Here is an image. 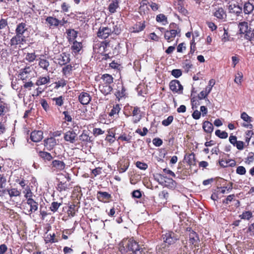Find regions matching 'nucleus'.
<instances>
[{
    "mask_svg": "<svg viewBox=\"0 0 254 254\" xmlns=\"http://www.w3.org/2000/svg\"><path fill=\"white\" fill-rule=\"evenodd\" d=\"M15 35L10 39V44L12 46L23 45L26 43L29 35L28 26L25 22L18 23L15 28Z\"/></svg>",
    "mask_w": 254,
    "mask_h": 254,
    "instance_id": "obj_1",
    "label": "nucleus"
},
{
    "mask_svg": "<svg viewBox=\"0 0 254 254\" xmlns=\"http://www.w3.org/2000/svg\"><path fill=\"white\" fill-rule=\"evenodd\" d=\"M119 251L122 254L130 253L133 254H143V248L132 238L124 239L120 244Z\"/></svg>",
    "mask_w": 254,
    "mask_h": 254,
    "instance_id": "obj_2",
    "label": "nucleus"
},
{
    "mask_svg": "<svg viewBox=\"0 0 254 254\" xmlns=\"http://www.w3.org/2000/svg\"><path fill=\"white\" fill-rule=\"evenodd\" d=\"M177 36H181V29L177 24L172 23L169 25V30L165 31L164 38L168 42H171Z\"/></svg>",
    "mask_w": 254,
    "mask_h": 254,
    "instance_id": "obj_3",
    "label": "nucleus"
},
{
    "mask_svg": "<svg viewBox=\"0 0 254 254\" xmlns=\"http://www.w3.org/2000/svg\"><path fill=\"white\" fill-rule=\"evenodd\" d=\"M112 33H114L116 34H119L120 33V31L118 29L117 30L115 29H112L111 27L101 26L98 31L97 35L99 38L106 39Z\"/></svg>",
    "mask_w": 254,
    "mask_h": 254,
    "instance_id": "obj_4",
    "label": "nucleus"
},
{
    "mask_svg": "<svg viewBox=\"0 0 254 254\" xmlns=\"http://www.w3.org/2000/svg\"><path fill=\"white\" fill-rule=\"evenodd\" d=\"M34 76L32 68L26 66L19 70L18 77L23 81L30 80Z\"/></svg>",
    "mask_w": 254,
    "mask_h": 254,
    "instance_id": "obj_5",
    "label": "nucleus"
},
{
    "mask_svg": "<svg viewBox=\"0 0 254 254\" xmlns=\"http://www.w3.org/2000/svg\"><path fill=\"white\" fill-rule=\"evenodd\" d=\"M213 15L219 20H225L226 18V13L223 8L219 4L213 5Z\"/></svg>",
    "mask_w": 254,
    "mask_h": 254,
    "instance_id": "obj_6",
    "label": "nucleus"
},
{
    "mask_svg": "<svg viewBox=\"0 0 254 254\" xmlns=\"http://www.w3.org/2000/svg\"><path fill=\"white\" fill-rule=\"evenodd\" d=\"M164 242L169 246L175 244L179 240L178 236L173 232L170 231L163 235Z\"/></svg>",
    "mask_w": 254,
    "mask_h": 254,
    "instance_id": "obj_7",
    "label": "nucleus"
},
{
    "mask_svg": "<svg viewBox=\"0 0 254 254\" xmlns=\"http://www.w3.org/2000/svg\"><path fill=\"white\" fill-rule=\"evenodd\" d=\"M55 62L60 65H64L70 62L69 55L63 53L55 57Z\"/></svg>",
    "mask_w": 254,
    "mask_h": 254,
    "instance_id": "obj_8",
    "label": "nucleus"
},
{
    "mask_svg": "<svg viewBox=\"0 0 254 254\" xmlns=\"http://www.w3.org/2000/svg\"><path fill=\"white\" fill-rule=\"evenodd\" d=\"M170 89L175 93L181 94L183 93V87L178 80H172L169 84Z\"/></svg>",
    "mask_w": 254,
    "mask_h": 254,
    "instance_id": "obj_9",
    "label": "nucleus"
},
{
    "mask_svg": "<svg viewBox=\"0 0 254 254\" xmlns=\"http://www.w3.org/2000/svg\"><path fill=\"white\" fill-rule=\"evenodd\" d=\"M129 166V161L127 159L122 157L118 161L117 163V168L120 173H124L126 171Z\"/></svg>",
    "mask_w": 254,
    "mask_h": 254,
    "instance_id": "obj_10",
    "label": "nucleus"
},
{
    "mask_svg": "<svg viewBox=\"0 0 254 254\" xmlns=\"http://www.w3.org/2000/svg\"><path fill=\"white\" fill-rule=\"evenodd\" d=\"M189 232V243L190 244L193 245L194 247H198L199 242V239L198 235L195 232L192 230L191 228L188 229Z\"/></svg>",
    "mask_w": 254,
    "mask_h": 254,
    "instance_id": "obj_11",
    "label": "nucleus"
},
{
    "mask_svg": "<svg viewBox=\"0 0 254 254\" xmlns=\"http://www.w3.org/2000/svg\"><path fill=\"white\" fill-rule=\"evenodd\" d=\"M91 100V97L89 93L86 92H82L78 96L79 102L83 105H88Z\"/></svg>",
    "mask_w": 254,
    "mask_h": 254,
    "instance_id": "obj_12",
    "label": "nucleus"
},
{
    "mask_svg": "<svg viewBox=\"0 0 254 254\" xmlns=\"http://www.w3.org/2000/svg\"><path fill=\"white\" fill-rule=\"evenodd\" d=\"M65 164L62 161L54 160L52 161L51 168L55 171H61L64 169Z\"/></svg>",
    "mask_w": 254,
    "mask_h": 254,
    "instance_id": "obj_13",
    "label": "nucleus"
},
{
    "mask_svg": "<svg viewBox=\"0 0 254 254\" xmlns=\"http://www.w3.org/2000/svg\"><path fill=\"white\" fill-rule=\"evenodd\" d=\"M57 143L56 139L53 137H51L44 140V146L48 150H52Z\"/></svg>",
    "mask_w": 254,
    "mask_h": 254,
    "instance_id": "obj_14",
    "label": "nucleus"
},
{
    "mask_svg": "<svg viewBox=\"0 0 254 254\" xmlns=\"http://www.w3.org/2000/svg\"><path fill=\"white\" fill-rule=\"evenodd\" d=\"M77 134L73 130H69L64 134V139L65 141L73 143L75 141Z\"/></svg>",
    "mask_w": 254,
    "mask_h": 254,
    "instance_id": "obj_15",
    "label": "nucleus"
},
{
    "mask_svg": "<svg viewBox=\"0 0 254 254\" xmlns=\"http://www.w3.org/2000/svg\"><path fill=\"white\" fill-rule=\"evenodd\" d=\"M30 138L33 142H39L43 138V132L41 130L33 131L31 133Z\"/></svg>",
    "mask_w": 254,
    "mask_h": 254,
    "instance_id": "obj_16",
    "label": "nucleus"
},
{
    "mask_svg": "<svg viewBox=\"0 0 254 254\" xmlns=\"http://www.w3.org/2000/svg\"><path fill=\"white\" fill-rule=\"evenodd\" d=\"M10 111L9 105L5 102L0 103V117H3Z\"/></svg>",
    "mask_w": 254,
    "mask_h": 254,
    "instance_id": "obj_17",
    "label": "nucleus"
},
{
    "mask_svg": "<svg viewBox=\"0 0 254 254\" xmlns=\"http://www.w3.org/2000/svg\"><path fill=\"white\" fill-rule=\"evenodd\" d=\"M132 116L134 117L133 123H138L141 119L142 116L141 111L138 107H134L132 113Z\"/></svg>",
    "mask_w": 254,
    "mask_h": 254,
    "instance_id": "obj_18",
    "label": "nucleus"
},
{
    "mask_svg": "<svg viewBox=\"0 0 254 254\" xmlns=\"http://www.w3.org/2000/svg\"><path fill=\"white\" fill-rule=\"evenodd\" d=\"M97 197L99 201L104 202L109 199L111 196V194L107 192L100 191L97 192Z\"/></svg>",
    "mask_w": 254,
    "mask_h": 254,
    "instance_id": "obj_19",
    "label": "nucleus"
},
{
    "mask_svg": "<svg viewBox=\"0 0 254 254\" xmlns=\"http://www.w3.org/2000/svg\"><path fill=\"white\" fill-rule=\"evenodd\" d=\"M100 91L104 95H107L112 91L113 88L111 85L102 84L99 86Z\"/></svg>",
    "mask_w": 254,
    "mask_h": 254,
    "instance_id": "obj_20",
    "label": "nucleus"
},
{
    "mask_svg": "<svg viewBox=\"0 0 254 254\" xmlns=\"http://www.w3.org/2000/svg\"><path fill=\"white\" fill-rule=\"evenodd\" d=\"M27 204L30 206V208L29 212L31 213L37 210L38 207V204L33 198L29 199L27 200Z\"/></svg>",
    "mask_w": 254,
    "mask_h": 254,
    "instance_id": "obj_21",
    "label": "nucleus"
},
{
    "mask_svg": "<svg viewBox=\"0 0 254 254\" xmlns=\"http://www.w3.org/2000/svg\"><path fill=\"white\" fill-rule=\"evenodd\" d=\"M39 156L42 158L45 162H49L52 160L53 157L51 153L46 152L40 151L39 152Z\"/></svg>",
    "mask_w": 254,
    "mask_h": 254,
    "instance_id": "obj_22",
    "label": "nucleus"
},
{
    "mask_svg": "<svg viewBox=\"0 0 254 254\" xmlns=\"http://www.w3.org/2000/svg\"><path fill=\"white\" fill-rule=\"evenodd\" d=\"M169 246L164 243L157 248V252L159 254H169Z\"/></svg>",
    "mask_w": 254,
    "mask_h": 254,
    "instance_id": "obj_23",
    "label": "nucleus"
},
{
    "mask_svg": "<svg viewBox=\"0 0 254 254\" xmlns=\"http://www.w3.org/2000/svg\"><path fill=\"white\" fill-rule=\"evenodd\" d=\"M79 140L84 145H87L88 143L91 142V137L84 132L79 136Z\"/></svg>",
    "mask_w": 254,
    "mask_h": 254,
    "instance_id": "obj_24",
    "label": "nucleus"
},
{
    "mask_svg": "<svg viewBox=\"0 0 254 254\" xmlns=\"http://www.w3.org/2000/svg\"><path fill=\"white\" fill-rule=\"evenodd\" d=\"M228 9L230 12L236 13L237 15H239L242 12V8L235 4H230Z\"/></svg>",
    "mask_w": 254,
    "mask_h": 254,
    "instance_id": "obj_25",
    "label": "nucleus"
},
{
    "mask_svg": "<svg viewBox=\"0 0 254 254\" xmlns=\"http://www.w3.org/2000/svg\"><path fill=\"white\" fill-rule=\"evenodd\" d=\"M38 65L41 68H42L44 70L46 71H48L49 67L50 66V63L46 59H39Z\"/></svg>",
    "mask_w": 254,
    "mask_h": 254,
    "instance_id": "obj_26",
    "label": "nucleus"
},
{
    "mask_svg": "<svg viewBox=\"0 0 254 254\" xmlns=\"http://www.w3.org/2000/svg\"><path fill=\"white\" fill-rule=\"evenodd\" d=\"M202 128L207 133H211L213 130V126L209 121H204L203 123Z\"/></svg>",
    "mask_w": 254,
    "mask_h": 254,
    "instance_id": "obj_27",
    "label": "nucleus"
},
{
    "mask_svg": "<svg viewBox=\"0 0 254 254\" xmlns=\"http://www.w3.org/2000/svg\"><path fill=\"white\" fill-rule=\"evenodd\" d=\"M46 21L50 26L57 27L59 26V20L52 16H48L46 19Z\"/></svg>",
    "mask_w": 254,
    "mask_h": 254,
    "instance_id": "obj_28",
    "label": "nucleus"
},
{
    "mask_svg": "<svg viewBox=\"0 0 254 254\" xmlns=\"http://www.w3.org/2000/svg\"><path fill=\"white\" fill-rule=\"evenodd\" d=\"M233 189V183L230 182L227 186L226 187H221L217 188L218 190L217 192L219 193L224 194L226 193V190H227L228 192H230Z\"/></svg>",
    "mask_w": 254,
    "mask_h": 254,
    "instance_id": "obj_29",
    "label": "nucleus"
},
{
    "mask_svg": "<svg viewBox=\"0 0 254 254\" xmlns=\"http://www.w3.org/2000/svg\"><path fill=\"white\" fill-rule=\"evenodd\" d=\"M50 77L49 76H45V77H40L37 79L36 85L37 86L42 85L46 84L49 82H50Z\"/></svg>",
    "mask_w": 254,
    "mask_h": 254,
    "instance_id": "obj_30",
    "label": "nucleus"
},
{
    "mask_svg": "<svg viewBox=\"0 0 254 254\" xmlns=\"http://www.w3.org/2000/svg\"><path fill=\"white\" fill-rule=\"evenodd\" d=\"M254 9V5L250 2H246L244 5V11L245 14L251 13Z\"/></svg>",
    "mask_w": 254,
    "mask_h": 254,
    "instance_id": "obj_31",
    "label": "nucleus"
},
{
    "mask_svg": "<svg viewBox=\"0 0 254 254\" xmlns=\"http://www.w3.org/2000/svg\"><path fill=\"white\" fill-rule=\"evenodd\" d=\"M119 7V3L117 0H113L108 6V9L110 13H114L116 11V9Z\"/></svg>",
    "mask_w": 254,
    "mask_h": 254,
    "instance_id": "obj_32",
    "label": "nucleus"
},
{
    "mask_svg": "<svg viewBox=\"0 0 254 254\" xmlns=\"http://www.w3.org/2000/svg\"><path fill=\"white\" fill-rule=\"evenodd\" d=\"M54 102V104L57 107H61L63 105L64 100V98L62 96H60L58 97H54L52 99Z\"/></svg>",
    "mask_w": 254,
    "mask_h": 254,
    "instance_id": "obj_33",
    "label": "nucleus"
},
{
    "mask_svg": "<svg viewBox=\"0 0 254 254\" xmlns=\"http://www.w3.org/2000/svg\"><path fill=\"white\" fill-rule=\"evenodd\" d=\"M7 191L10 197L19 196L21 194V191L16 188L8 189Z\"/></svg>",
    "mask_w": 254,
    "mask_h": 254,
    "instance_id": "obj_34",
    "label": "nucleus"
},
{
    "mask_svg": "<svg viewBox=\"0 0 254 254\" xmlns=\"http://www.w3.org/2000/svg\"><path fill=\"white\" fill-rule=\"evenodd\" d=\"M239 31L242 34H245L250 29H249L248 23L242 22L239 24Z\"/></svg>",
    "mask_w": 254,
    "mask_h": 254,
    "instance_id": "obj_35",
    "label": "nucleus"
},
{
    "mask_svg": "<svg viewBox=\"0 0 254 254\" xmlns=\"http://www.w3.org/2000/svg\"><path fill=\"white\" fill-rule=\"evenodd\" d=\"M55 234L53 233L52 234L47 235V236L45 238V242L46 244L48 243H55L58 242V240L57 239H55Z\"/></svg>",
    "mask_w": 254,
    "mask_h": 254,
    "instance_id": "obj_36",
    "label": "nucleus"
},
{
    "mask_svg": "<svg viewBox=\"0 0 254 254\" xmlns=\"http://www.w3.org/2000/svg\"><path fill=\"white\" fill-rule=\"evenodd\" d=\"M23 193L24 194V197L27 200H29V199H32L33 194L29 186H27L26 187L23 191Z\"/></svg>",
    "mask_w": 254,
    "mask_h": 254,
    "instance_id": "obj_37",
    "label": "nucleus"
},
{
    "mask_svg": "<svg viewBox=\"0 0 254 254\" xmlns=\"http://www.w3.org/2000/svg\"><path fill=\"white\" fill-rule=\"evenodd\" d=\"M145 28V24L144 22H137L135 24L133 27V32H139L142 31Z\"/></svg>",
    "mask_w": 254,
    "mask_h": 254,
    "instance_id": "obj_38",
    "label": "nucleus"
},
{
    "mask_svg": "<svg viewBox=\"0 0 254 254\" xmlns=\"http://www.w3.org/2000/svg\"><path fill=\"white\" fill-rule=\"evenodd\" d=\"M104 82V84H108L110 85L113 82V77L112 75L109 74H104L102 76L101 78Z\"/></svg>",
    "mask_w": 254,
    "mask_h": 254,
    "instance_id": "obj_39",
    "label": "nucleus"
},
{
    "mask_svg": "<svg viewBox=\"0 0 254 254\" xmlns=\"http://www.w3.org/2000/svg\"><path fill=\"white\" fill-rule=\"evenodd\" d=\"M82 48V44L81 42H78L75 41L73 42V45L71 47L72 51L74 53L79 52Z\"/></svg>",
    "mask_w": 254,
    "mask_h": 254,
    "instance_id": "obj_40",
    "label": "nucleus"
},
{
    "mask_svg": "<svg viewBox=\"0 0 254 254\" xmlns=\"http://www.w3.org/2000/svg\"><path fill=\"white\" fill-rule=\"evenodd\" d=\"M72 70V66L71 64H68L64 66L62 69V72L63 74L65 76H69Z\"/></svg>",
    "mask_w": 254,
    "mask_h": 254,
    "instance_id": "obj_41",
    "label": "nucleus"
},
{
    "mask_svg": "<svg viewBox=\"0 0 254 254\" xmlns=\"http://www.w3.org/2000/svg\"><path fill=\"white\" fill-rule=\"evenodd\" d=\"M156 21L158 22H162L163 25L168 24L167 17L163 14H159L157 15L156 18Z\"/></svg>",
    "mask_w": 254,
    "mask_h": 254,
    "instance_id": "obj_42",
    "label": "nucleus"
},
{
    "mask_svg": "<svg viewBox=\"0 0 254 254\" xmlns=\"http://www.w3.org/2000/svg\"><path fill=\"white\" fill-rule=\"evenodd\" d=\"M245 38L250 41L254 40V29L251 30V28L245 34Z\"/></svg>",
    "mask_w": 254,
    "mask_h": 254,
    "instance_id": "obj_43",
    "label": "nucleus"
},
{
    "mask_svg": "<svg viewBox=\"0 0 254 254\" xmlns=\"http://www.w3.org/2000/svg\"><path fill=\"white\" fill-rule=\"evenodd\" d=\"M77 32L74 29H68L67 31L69 40H74L77 37Z\"/></svg>",
    "mask_w": 254,
    "mask_h": 254,
    "instance_id": "obj_44",
    "label": "nucleus"
},
{
    "mask_svg": "<svg viewBox=\"0 0 254 254\" xmlns=\"http://www.w3.org/2000/svg\"><path fill=\"white\" fill-rule=\"evenodd\" d=\"M69 184H67L66 182L63 183L60 182L58 185L57 189L60 191L65 190L69 188Z\"/></svg>",
    "mask_w": 254,
    "mask_h": 254,
    "instance_id": "obj_45",
    "label": "nucleus"
},
{
    "mask_svg": "<svg viewBox=\"0 0 254 254\" xmlns=\"http://www.w3.org/2000/svg\"><path fill=\"white\" fill-rule=\"evenodd\" d=\"M121 110L120 105L119 104H116L113 106V109L111 110L109 113V116L112 117L114 116L115 115L118 114L120 111Z\"/></svg>",
    "mask_w": 254,
    "mask_h": 254,
    "instance_id": "obj_46",
    "label": "nucleus"
},
{
    "mask_svg": "<svg viewBox=\"0 0 254 254\" xmlns=\"http://www.w3.org/2000/svg\"><path fill=\"white\" fill-rule=\"evenodd\" d=\"M253 216L252 213L251 211H247L244 212L241 215H240V217L242 219L249 220Z\"/></svg>",
    "mask_w": 254,
    "mask_h": 254,
    "instance_id": "obj_47",
    "label": "nucleus"
},
{
    "mask_svg": "<svg viewBox=\"0 0 254 254\" xmlns=\"http://www.w3.org/2000/svg\"><path fill=\"white\" fill-rule=\"evenodd\" d=\"M215 135L220 138H226L228 137V133L225 131H221L217 129L215 131Z\"/></svg>",
    "mask_w": 254,
    "mask_h": 254,
    "instance_id": "obj_48",
    "label": "nucleus"
},
{
    "mask_svg": "<svg viewBox=\"0 0 254 254\" xmlns=\"http://www.w3.org/2000/svg\"><path fill=\"white\" fill-rule=\"evenodd\" d=\"M61 205V203H58V202H53L51 203V205L50 208V210L53 212H55L58 210Z\"/></svg>",
    "mask_w": 254,
    "mask_h": 254,
    "instance_id": "obj_49",
    "label": "nucleus"
},
{
    "mask_svg": "<svg viewBox=\"0 0 254 254\" xmlns=\"http://www.w3.org/2000/svg\"><path fill=\"white\" fill-rule=\"evenodd\" d=\"M36 57L37 56L35 53H27L25 59L29 62L31 63L35 60Z\"/></svg>",
    "mask_w": 254,
    "mask_h": 254,
    "instance_id": "obj_50",
    "label": "nucleus"
},
{
    "mask_svg": "<svg viewBox=\"0 0 254 254\" xmlns=\"http://www.w3.org/2000/svg\"><path fill=\"white\" fill-rule=\"evenodd\" d=\"M173 119L174 118L172 116H170L166 119L164 120L162 122V124L164 126H168L172 123Z\"/></svg>",
    "mask_w": 254,
    "mask_h": 254,
    "instance_id": "obj_51",
    "label": "nucleus"
},
{
    "mask_svg": "<svg viewBox=\"0 0 254 254\" xmlns=\"http://www.w3.org/2000/svg\"><path fill=\"white\" fill-rule=\"evenodd\" d=\"M136 166L140 170H145L148 167L147 164L140 161L136 162Z\"/></svg>",
    "mask_w": 254,
    "mask_h": 254,
    "instance_id": "obj_52",
    "label": "nucleus"
},
{
    "mask_svg": "<svg viewBox=\"0 0 254 254\" xmlns=\"http://www.w3.org/2000/svg\"><path fill=\"white\" fill-rule=\"evenodd\" d=\"M184 2H183L182 4H181L180 3L178 2V9L179 11L180 12L182 13V14L186 15L188 13L187 10L184 7Z\"/></svg>",
    "mask_w": 254,
    "mask_h": 254,
    "instance_id": "obj_53",
    "label": "nucleus"
},
{
    "mask_svg": "<svg viewBox=\"0 0 254 254\" xmlns=\"http://www.w3.org/2000/svg\"><path fill=\"white\" fill-rule=\"evenodd\" d=\"M172 75L176 78H178L182 74V72L181 69H175L172 70Z\"/></svg>",
    "mask_w": 254,
    "mask_h": 254,
    "instance_id": "obj_54",
    "label": "nucleus"
},
{
    "mask_svg": "<svg viewBox=\"0 0 254 254\" xmlns=\"http://www.w3.org/2000/svg\"><path fill=\"white\" fill-rule=\"evenodd\" d=\"M241 118L245 121L250 123L251 121V118L245 112H243L241 114Z\"/></svg>",
    "mask_w": 254,
    "mask_h": 254,
    "instance_id": "obj_55",
    "label": "nucleus"
},
{
    "mask_svg": "<svg viewBox=\"0 0 254 254\" xmlns=\"http://www.w3.org/2000/svg\"><path fill=\"white\" fill-rule=\"evenodd\" d=\"M153 144L156 147L160 146L162 143V140L159 138H155L152 140Z\"/></svg>",
    "mask_w": 254,
    "mask_h": 254,
    "instance_id": "obj_56",
    "label": "nucleus"
},
{
    "mask_svg": "<svg viewBox=\"0 0 254 254\" xmlns=\"http://www.w3.org/2000/svg\"><path fill=\"white\" fill-rule=\"evenodd\" d=\"M246 169L243 166H239L236 170V173L239 175H243L246 174Z\"/></svg>",
    "mask_w": 254,
    "mask_h": 254,
    "instance_id": "obj_57",
    "label": "nucleus"
},
{
    "mask_svg": "<svg viewBox=\"0 0 254 254\" xmlns=\"http://www.w3.org/2000/svg\"><path fill=\"white\" fill-rule=\"evenodd\" d=\"M242 77L243 74L241 72L237 73L235 78V82L238 84H241Z\"/></svg>",
    "mask_w": 254,
    "mask_h": 254,
    "instance_id": "obj_58",
    "label": "nucleus"
},
{
    "mask_svg": "<svg viewBox=\"0 0 254 254\" xmlns=\"http://www.w3.org/2000/svg\"><path fill=\"white\" fill-rule=\"evenodd\" d=\"M143 131H141L140 129H137L136 130V132L139 134L141 136H145L147 134L148 132V129L146 127H143Z\"/></svg>",
    "mask_w": 254,
    "mask_h": 254,
    "instance_id": "obj_59",
    "label": "nucleus"
},
{
    "mask_svg": "<svg viewBox=\"0 0 254 254\" xmlns=\"http://www.w3.org/2000/svg\"><path fill=\"white\" fill-rule=\"evenodd\" d=\"M102 43L101 44H95L93 46V50L94 52L95 53H99L100 51L98 50L99 49L100 50V49L102 48L103 50L104 49V46L102 45Z\"/></svg>",
    "mask_w": 254,
    "mask_h": 254,
    "instance_id": "obj_60",
    "label": "nucleus"
},
{
    "mask_svg": "<svg viewBox=\"0 0 254 254\" xmlns=\"http://www.w3.org/2000/svg\"><path fill=\"white\" fill-rule=\"evenodd\" d=\"M234 194H231L227 196V198L223 200V203L226 204H228L230 202H231L234 198Z\"/></svg>",
    "mask_w": 254,
    "mask_h": 254,
    "instance_id": "obj_61",
    "label": "nucleus"
},
{
    "mask_svg": "<svg viewBox=\"0 0 254 254\" xmlns=\"http://www.w3.org/2000/svg\"><path fill=\"white\" fill-rule=\"evenodd\" d=\"M161 199H167L169 196V194L166 190L162 191L159 194Z\"/></svg>",
    "mask_w": 254,
    "mask_h": 254,
    "instance_id": "obj_62",
    "label": "nucleus"
},
{
    "mask_svg": "<svg viewBox=\"0 0 254 254\" xmlns=\"http://www.w3.org/2000/svg\"><path fill=\"white\" fill-rule=\"evenodd\" d=\"M41 105H42L43 108L45 111H47L49 109V104H48V102H47V101L46 100L42 99L41 101Z\"/></svg>",
    "mask_w": 254,
    "mask_h": 254,
    "instance_id": "obj_63",
    "label": "nucleus"
},
{
    "mask_svg": "<svg viewBox=\"0 0 254 254\" xmlns=\"http://www.w3.org/2000/svg\"><path fill=\"white\" fill-rule=\"evenodd\" d=\"M248 232L250 233V235L254 236V223L249 225Z\"/></svg>",
    "mask_w": 254,
    "mask_h": 254,
    "instance_id": "obj_64",
    "label": "nucleus"
}]
</instances>
